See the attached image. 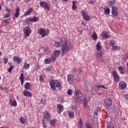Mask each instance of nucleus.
<instances>
[{
	"label": "nucleus",
	"mask_w": 128,
	"mask_h": 128,
	"mask_svg": "<svg viewBox=\"0 0 128 128\" xmlns=\"http://www.w3.org/2000/svg\"><path fill=\"white\" fill-rule=\"evenodd\" d=\"M50 90L52 92H56V88H60V82L58 80H52L50 81Z\"/></svg>",
	"instance_id": "7ed1b4c3"
},
{
	"label": "nucleus",
	"mask_w": 128,
	"mask_h": 128,
	"mask_svg": "<svg viewBox=\"0 0 128 128\" xmlns=\"http://www.w3.org/2000/svg\"><path fill=\"white\" fill-rule=\"evenodd\" d=\"M112 16L113 18L118 16V7L112 6Z\"/></svg>",
	"instance_id": "20e7f679"
},
{
	"label": "nucleus",
	"mask_w": 128,
	"mask_h": 128,
	"mask_svg": "<svg viewBox=\"0 0 128 128\" xmlns=\"http://www.w3.org/2000/svg\"><path fill=\"white\" fill-rule=\"evenodd\" d=\"M50 30H47L46 31V34H47L46 36H48V34H50Z\"/></svg>",
	"instance_id": "69168bd1"
},
{
	"label": "nucleus",
	"mask_w": 128,
	"mask_h": 128,
	"mask_svg": "<svg viewBox=\"0 0 128 128\" xmlns=\"http://www.w3.org/2000/svg\"><path fill=\"white\" fill-rule=\"evenodd\" d=\"M34 12V8L31 7L28 8L27 10L25 12L24 16H30L32 12Z\"/></svg>",
	"instance_id": "a211bd4d"
},
{
	"label": "nucleus",
	"mask_w": 128,
	"mask_h": 128,
	"mask_svg": "<svg viewBox=\"0 0 128 128\" xmlns=\"http://www.w3.org/2000/svg\"><path fill=\"white\" fill-rule=\"evenodd\" d=\"M104 14H110V8H104Z\"/></svg>",
	"instance_id": "7c9ffc66"
},
{
	"label": "nucleus",
	"mask_w": 128,
	"mask_h": 128,
	"mask_svg": "<svg viewBox=\"0 0 128 128\" xmlns=\"http://www.w3.org/2000/svg\"><path fill=\"white\" fill-rule=\"evenodd\" d=\"M0 90H2L3 92L4 90H5V92H7L8 89L6 86H4V84H2L1 86H0Z\"/></svg>",
	"instance_id": "2f4dec72"
},
{
	"label": "nucleus",
	"mask_w": 128,
	"mask_h": 128,
	"mask_svg": "<svg viewBox=\"0 0 128 128\" xmlns=\"http://www.w3.org/2000/svg\"><path fill=\"white\" fill-rule=\"evenodd\" d=\"M114 4H116V0H108L107 2V4H112V6H114Z\"/></svg>",
	"instance_id": "ea45409f"
},
{
	"label": "nucleus",
	"mask_w": 128,
	"mask_h": 128,
	"mask_svg": "<svg viewBox=\"0 0 128 128\" xmlns=\"http://www.w3.org/2000/svg\"><path fill=\"white\" fill-rule=\"evenodd\" d=\"M118 70H119L120 72V70H124V67H122V66H119L118 67Z\"/></svg>",
	"instance_id": "680f3d73"
},
{
	"label": "nucleus",
	"mask_w": 128,
	"mask_h": 128,
	"mask_svg": "<svg viewBox=\"0 0 128 128\" xmlns=\"http://www.w3.org/2000/svg\"><path fill=\"white\" fill-rule=\"evenodd\" d=\"M104 52H97L95 54V56H96L97 58H102L104 56Z\"/></svg>",
	"instance_id": "412c9836"
},
{
	"label": "nucleus",
	"mask_w": 128,
	"mask_h": 128,
	"mask_svg": "<svg viewBox=\"0 0 128 128\" xmlns=\"http://www.w3.org/2000/svg\"><path fill=\"white\" fill-rule=\"evenodd\" d=\"M30 63H28V62H26L24 63V66H23V68H30Z\"/></svg>",
	"instance_id": "473e14b6"
},
{
	"label": "nucleus",
	"mask_w": 128,
	"mask_h": 128,
	"mask_svg": "<svg viewBox=\"0 0 128 128\" xmlns=\"http://www.w3.org/2000/svg\"><path fill=\"white\" fill-rule=\"evenodd\" d=\"M24 34H26V36H30V34H32V30L30 28H27L24 30Z\"/></svg>",
	"instance_id": "5701e85b"
},
{
	"label": "nucleus",
	"mask_w": 128,
	"mask_h": 128,
	"mask_svg": "<svg viewBox=\"0 0 128 128\" xmlns=\"http://www.w3.org/2000/svg\"><path fill=\"white\" fill-rule=\"evenodd\" d=\"M10 13L6 14L3 17L4 20L10 18Z\"/></svg>",
	"instance_id": "de8ad7c7"
},
{
	"label": "nucleus",
	"mask_w": 128,
	"mask_h": 128,
	"mask_svg": "<svg viewBox=\"0 0 128 128\" xmlns=\"http://www.w3.org/2000/svg\"><path fill=\"white\" fill-rule=\"evenodd\" d=\"M25 90H30V88L32 87V85L30 84V82H26L25 84V85L24 86Z\"/></svg>",
	"instance_id": "b1692460"
},
{
	"label": "nucleus",
	"mask_w": 128,
	"mask_h": 128,
	"mask_svg": "<svg viewBox=\"0 0 128 128\" xmlns=\"http://www.w3.org/2000/svg\"><path fill=\"white\" fill-rule=\"evenodd\" d=\"M50 126H52L53 128H56V120L52 119L49 120Z\"/></svg>",
	"instance_id": "aec40b11"
},
{
	"label": "nucleus",
	"mask_w": 128,
	"mask_h": 128,
	"mask_svg": "<svg viewBox=\"0 0 128 128\" xmlns=\"http://www.w3.org/2000/svg\"><path fill=\"white\" fill-rule=\"evenodd\" d=\"M77 109H78V105L74 104L72 106V110H76Z\"/></svg>",
	"instance_id": "49530a36"
},
{
	"label": "nucleus",
	"mask_w": 128,
	"mask_h": 128,
	"mask_svg": "<svg viewBox=\"0 0 128 128\" xmlns=\"http://www.w3.org/2000/svg\"><path fill=\"white\" fill-rule=\"evenodd\" d=\"M67 80L70 84H74V76L72 74H69L67 76Z\"/></svg>",
	"instance_id": "6e6552de"
},
{
	"label": "nucleus",
	"mask_w": 128,
	"mask_h": 128,
	"mask_svg": "<svg viewBox=\"0 0 128 128\" xmlns=\"http://www.w3.org/2000/svg\"><path fill=\"white\" fill-rule=\"evenodd\" d=\"M40 6H42V8H44V10H48V12L50 10V5L48 4V2L44 1L40 2Z\"/></svg>",
	"instance_id": "39448f33"
},
{
	"label": "nucleus",
	"mask_w": 128,
	"mask_h": 128,
	"mask_svg": "<svg viewBox=\"0 0 128 128\" xmlns=\"http://www.w3.org/2000/svg\"><path fill=\"white\" fill-rule=\"evenodd\" d=\"M50 62H54L56 60V56H52L50 58Z\"/></svg>",
	"instance_id": "8fccbe9b"
},
{
	"label": "nucleus",
	"mask_w": 128,
	"mask_h": 128,
	"mask_svg": "<svg viewBox=\"0 0 128 128\" xmlns=\"http://www.w3.org/2000/svg\"><path fill=\"white\" fill-rule=\"evenodd\" d=\"M20 122L22 124H26V120L25 118L22 116H21L20 118Z\"/></svg>",
	"instance_id": "58836bf2"
},
{
	"label": "nucleus",
	"mask_w": 128,
	"mask_h": 128,
	"mask_svg": "<svg viewBox=\"0 0 128 128\" xmlns=\"http://www.w3.org/2000/svg\"><path fill=\"white\" fill-rule=\"evenodd\" d=\"M6 10L8 12V14H10V9L9 8H6Z\"/></svg>",
	"instance_id": "13d9d810"
},
{
	"label": "nucleus",
	"mask_w": 128,
	"mask_h": 128,
	"mask_svg": "<svg viewBox=\"0 0 128 128\" xmlns=\"http://www.w3.org/2000/svg\"><path fill=\"white\" fill-rule=\"evenodd\" d=\"M118 110V108L116 106V105H114L112 107V111L114 112H116Z\"/></svg>",
	"instance_id": "c03bdc74"
},
{
	"label": "nucleus",
	"mask_w": 128,
	"mask_h": 128,
	"mask_svg": "<svg viewBox=\"0 0 128 128\" xmlns=\"http://www.w3.org/2000/svg\"><path fill=\"white\" fill-rule=\"evenodd\" d=\"M124 98H126V100H128V94H125L124 96Z\"/></svg>",
	"instance_id": "0e129e2a"
},
{
	"label": "nucleus",
	"mask_w": 128,
	"mask_h": 128,
	"mask_svg": "<svg viewBox=\"0 0 128 128\" xmlns=\"http://www.w3.org/2000/svg\"><path fill=\"white\" fill-rule=\"evenodd\" d=\"M38 34L42 36V38H44L46 36V30L44 28H40L38 29Z\"/></svg>",
	"instance_id": "423d86ee"
},
{
	"label": "nucleus",
	"mask_w": 128,
	"mask_h": 128,
	"mask_svg": "<svg viewBox=\"0 0 128 128\" xmlns=\"http://www.w3.org/2000/svg\"><path fill=\"white\" fill-rule=\"evenodd\" d=\"M110 46H114V41L112 40L110 42Z\"/></svg>",
	"instance_id": "5fc2aeb1"
},
{
	"label": "nucleus",
	"mask_w": 128,
	"mask_h": 128,
	"mask_svg": "<svg viewBox=\"0 0 128 128\" xmlns=\"http://www.w3.org/2000/svg\"><path fill=\"white\" fill-rule=\"evenodd\" d=\"M112 52H116V50H120V47L118 46H114L111 48Z\"/></svg>",
	"instance_id": "c756f323"
},
{
	"label": "nucleus",
	"mask_w": 128,
	"mask_h": 128,
	"mask_svg": "<svg viewBox=\"0 0 128 128\" xmlns=\"http://www.w3.org/2000/svg\"><path fill=\"white\" fill-rule=\"evenodd\" d=\"M78 126L80 128H82V118H80L78 122Z\"/></svg>",
	"instance_id": "4c0bfd02"
},
{
	"label": "nucleus",
	"mask_w": 128,
	"mask_h": 128,
	"mask_svg": "<svg viewBox=\"0 0 128 128\" xmlns=\"http://www.w3.org/2000/svg\"><path fill=\"white\" fill-rule=\"evenodd\" d=\"M92 38H94V40H98V35L96 34V32H94L92 34Z\"/></svg>",
	"instance_id": "a19ab883"
},
{
	"label": "nucleus",
	"mask_w": 128,
	"mask_h": 128,
	"mask_svg": "<svg viewBox=\"0 0 128 128\" xmlns=\"http://www.w3.org/2000/svg\"><path fill=\"white\" fill-rule=\"evenodd\" d=\"M19 80L20 82L21 85L24 86V73L20 74Z\"/></svg>",
	"instance_id": "4be33fe9"
},
{
	"label": "nucleus",
	"mask_w": 128,
	"mask_h": 128,
	"mask_svg": "<svg viewBox=\"0 0 128 128\" xmlns=\"http://www.w3.org/2000/svg\"><path fill=\"white\" fill-rule=\"evenodd\" d=\"M40 82L41 84H44V77L43 76L42 74L40 76Z\"/></svg>",
	"instance_id": "f704fd0d"
},
{
	"label": "nucleus",
	"mask_w": 128,
	"mask_h": 128,
	"mask_svg": "<svg viewBox=\"0 0 128 128\" xmlns=\"http://www.w3.org/2000/svg\"><path fill=\"white\" fill-rule=\"evenodd\" d=\"M46 72H52V66H49L48 67L44 68Z\"/></svg>",
	"instance_id": "72a5a7b5"
},
{
	"label": "nucleus",
	"mask_w": 128,
	"mask_h": 128,
	"mask_svg": "<svg viewBox=\"0 0 128 128\" xmlns=\"http://www.w3.org/2000/svg\"><path fill=\"white\" fill-rule=\"evenodd\" d=\"M41 102L43 104H46V100L44 98L41 99Z\"/></svg>",
	"instance_id": "603ef678"
},
{
	"label": "nucleus",
	"mask_w": 128,
	"mask_h": 128,
	"mask_svg": "<svg viewBox=\"0 0 128 128\" xmlns=\"http://www.w3.org/2000/svg\"><path fill=\"white\" fill-rule=\"evenodd\" d=\"M67 94L68 96H72V89H68Z\"/></svg>",
	"instance_id": "a18cd8bd"
},
{
	"label": "nucleus",
	"mask_w": 128,
	"mask_h": 128,
	"mask_svg": "<svg viewBox=\"0 0 128 128\" xmlns=\"http://www.w3.org/2000/svg\"><path fill=\"white\" fill-rule=\"evenodd\" d=\"M114 80L116 82H120V76L118 74L116 71L113 70L112 72Z\"/></svg>",
	"instance_id": "9d476101"
},
{
	"label": "nucleus",
	"mask_w": 128,
	"mask_h": 128,
	"mask_svg": "<svg viewBox=\"0 0 128 128\" xmlns=\"http://www.w3.org/2000/svg\"><path fill=\"white\" fill-rule=\"evenodd\" d=\"M31 18V22H38L40 20V18L36 16H33V18Z\"/></svg>",
	"instance_id": "a878e982"
},
{
	"label": "nucleus",
	"mask_w": 128,
	"mask_h": 128,
	"mask_svg": "<svg viewBox=\"0 0 128 128\" xmlns=\"http://www.w3.org/2000/svg\"><path fill=\"white\" fill-rule=\"evenodd\" d=\"M64 112V106L62 104H57L58 114H62Z\"/></svg>",
	"instance_id": "ddd939ff"
},
{
	"label": "nucleus",
	"mask_w": 128,
	"mask_h": 128,
	"mask_svg": "<svg viewBox=\"0 0 128 128\" xmlns=\"http://www.w3.org/2000/svg\"><path fill=\"white\" fill-rule=\"evenodd\" d=\"M42 124L44 128H46V122H42Z\"/></svg>",
	"instance_id": "052dcab7"
},
{
	"label": "nucleus",
	"mask_w": 128,
	"mask_h": 128,
	"mask_svg": "<svg viewBox=\"0 0 128 128\" xmlns=\"http://www.w3.org/2000/svg\"><path fill=\"white\" fill-rule=\"evenodd\" d=\"M18 16H20V12H16L14 14V16L16 18H18Z\"/></svg>",
	"instance_id": "864d4df0"
},
{
	"label": "nucleus",
	"mask_w": 128,
	"mask_h": 128,
	"mask_svg": "<svg viewBox=\"0 0 128 128\" xmlns=\"http://www.w3.org/2000/svg\"><path fill=\"white\" fill-rule=\"evenodd\" d=\"M77 2L76 1L72 2V10H76L78 8V6H76Z\"/></svg>",
	"instance_id": "393cba45"
},
{
	"label": "nucleus",
	"mask_w": 128,
	"mask_h": 128,
	"mask_svg": "<svg viewBox=\"0 0 128 128\" xmlns=\"http://www.w3.org/2000/svg\"><path fill=\"white\" fill-rule=\"evenodd\" d=\"M42 50L44 53L46 52H48V49H46V48H42Z\"/></svg>",
	"instance_id": "e2e57ef3"
},
{
	"label": "nucleus",
	"mask_w": 128,
	"mask_h": 128,
	"mask_svg": "<svg viewBox=\"0 0 128 128\" xmlns=\"http://www.w3.org/2000/svg\"><path fill=\"white\" fill-rule=\"evenodd\" d=\"M86 128H92V126H90V123H87L86 124Z\"/></svg>",
	"instance_id": "6e6d98bb"
},
{
	"label": "nucleus",
	"mask_w": 128,
	"mask_h": 128,
	"mask_svg": "<svg viewBox=\"0 0 128 128\" xmlns=\"http://www.w3.org/2000/svg\"><path fill=\"white\" fill-rule=\"evenodd\" d=\"M120 72L121 74H124V70H120Z\"/></svg>",
	"instance_id": "338daca9"
},
{
	"label": "nucleus",
	"mask_w": 128,
	"mask_h": 128,
	"mask_svg": "<svg viewBox=\"0 0 128 128\" xmlns=\"http://www.w3.org/2000/svg\"><path fill=\"white\" fill-rule=\"evenodd\" d=\"M25 2H32V0H25Z\"/></svg>",
	"instance_id": "774afa93"
},
{
	"label": "nucleus",
	"mask_w": 128,
	"mask_h": 128,
	"mask_svg": "<svg viewBox=\"0 0 128 128\" xmlns=\"http://www.w3.org/2000/svg\"><path fill=\"white\" fill-rule=\"evenodd\" d=\"M86 90L88 92H92L94 88V84L92 82L88 83L86 86Z\"/></svg>",
	"instance_id": "f8f14e48"
},
{
	"label": "nucleus",
	"mask_w": 128,
	"mask_h": 128,
	"mask_svg": "<svg viewBox=\"0 0 128 128\" xmlns=\"http://www.w3.org/2000/svg\"><path fill=\"white\" fill-rule=\"evenodd\" d=\"M3 61L4 64H8V59L6 58V56H5L3 58Z\"/></svg>",
	"instance_id": "37998d69"
},
{
	"label": "nucleus",
	"mask_w": 128,
	"mask_h": 128,
	"mask_svg": "<svg viewBox=\"0 0 128 128\" xmlns=\"http://www.w3.org/2000/svg\"><path fill=\"white\" fill-rule=\"evenodd\" d=\"M13 61L16 62L18 64H20L22 62V58H20V56H14L13 57Z\"/></svg>",
	"instance_id": "f3484780"
},
{
	"label": "nucleus",
	"mask_w": 128,
	"mask_h": 128,
	"mask_svg": "<svg viewBox=\"0 0 128 128\" xmlns=\"http://www.w3.org/2000/svg\"><path fill=\"white\" fill-rule=\"evenodd\" d=\"M101 36L104 38L108 39L110 38V36L108 34V32L106 31H104L101 33Z\"/></svg>",
	"instance_id": "6ab92c4d"
},
{
	"label": "nucleus",
	"mask_w": 128,
	"mask_h": 128,
	"mask_svg": "<svg viewBox=\"0 0 128 128\" xmlns=\"http://www.w3.org/2000/svg\"><path fill=\"white\" fill-rule=\"evenodd\" d=\"M98 110H96L94 112V118H95L96 120H98Z\"/></svg>",
	"instance_id": "e433bc0d"
},
{
	"label": "nucleus",
	"mask_w": 128,
	"mask_h": 128,
	"mask_svg": "<svg viewBox=\"0 0 128 128\" xmlns=\"http://www.w3.org/2000/svg\"><path fill=\"white\" fill-rule=\"evenodd\" d=\"M119 90H126V83L124 81H121L118 84Z\"/></svg>",
	"instance_id": "9b49d317"
},
{
	"label": "nucleus",
	"mask_w": 128,
	"mask_h": 128,
	"mask_svg": "<svg viewBox=\"0 0 128 128\" xmlns=\"http://www.w3.org/2000/svg\"><path fill=\"white\" fill-rule=\"evenodd\" d=\"M104 88V90H108V88L106 87H104V86L102 85V86H96V89L98 90L99 88Z\"/></svg>",
	"instance_id": "79ce46f5"
},
{
	"label": "nucleus",
	"mask_w": 128,
	"mask_h": 128,
	"mask_svg": "<svg viewBox=\"0 0 128 128\" xmlns=\"http://www.w3.org/2000/svg\"><path fill=\"white\" fill-rule=\"evenodd\" d=\"M96 50H102V45H100V42H98L96 44Z\"/></svg>",
	"instance_id": "cd10ccee"
},
{
	"label": "nucleus",
	"mask_w": 128,
	"mask_h": 128,
	"mask_svg": "<svg viewBox=\"0 0 128 128\" xmlns=\"http://www.w3.org/2000/svg\"><path fill=\"white\" fill-rule=\"evenodd\" d=\"M24 22L26 24H30V22H32V20L30 18H26L24 20Z\"/></svg>",
	"instance_id": "c9c22d12"
},
{
	"label": "nucleus",
	"mask_w": 128,
	"mask_h": 128,
	"mask_svg": "<svg viewBox=\"0 0 128 128\" xmlns=\"http://www.w3.org/2000/svg\"><path fill=\"white\" fill-rule=\"evenodd\" d=\"M44 62L46 64H50V60L48 58H46Z\"/></svg>",
	"instance_id": "09e8293b"
},
{
	"label": "nucleus",
	"mask_w": 128,
	"mask_h": 128,
	"mask_svg": "<svg viewBox=\"0 0 128 128\" xmlns=\"http://www.w3.org/2000/svg\"><path fill=\"white\" fill-rule=\"evenodd\" d=\"M43 118L45 120H46L48 122H50V120L52 118V116L48 112L46 111L43 113Z\"/></svg>",
	"instance_id": "1a4fd4ad"
},
{
	"label": "nucleus",
	"mask_w": 128,
	"mask_h": 128,
	"mask_svg": "<svg viewBox=\"0 0 128 128\" xmlns=\"http://www.w3.org/2000/svg\"><path fill=\"white\" fill-rule=\"evenodd\" d=\"M8 20H10V18H8V19H6L4 21V24H8Z\"/></svg>",
	"instance_id": "bf43d9fd"
},
{
	"label": "nucleus",
	"mask_w": 128,
	"mask_h": 128,
	"mask_svg": "<svg viewBox=\"0 0 128 128\" xmlns=\"http://www.w3.org/2000/svg\"><path fill=\"white\" fill-rule=\"evenodd\" d=\"M75 100L78 104H83L82 108H86L88 106V102L90 100L88 96H83L82 92L78 90H76L74 92Z\"/></svg>",
	"instance_id": "f03ea898"
},
{
	"label": "nucleus",
	"mask_w": 128,
	"mask_h": 128,
	"mask_svg": "<svg viewBox=\"0 0 128 128\" xmlns=\"http://www.w3.org/2000/svg\"><path fill=\"white\" fill-rule=\"evenodd\" d=\"M94 0H90L88 1V4H94Z\"/></svg>",
	"instance_id": "4d7b16f0"
},
{
	"label": "nucleus",
	"mask_w": 128,
	"mask_h": 128,
	"mask_svg": "<svg viewBox=\"0 0 128 128\" xmlns=\"http://www.w3.org/2000/svg\"><path fill=\"white\" fill-rule=\"evenodd\" d=\"M112 104V98H109L108 99H106L104 101V104H106L107 108H110Z\"/></svg>",
	"instance_id": "2eb2a0df"
},
{
	"label": "nucleus",
	"mask_w": 128,
	"mask_h": 128,
	"mask_svg": "<svg viewBox=\"0 0 128 128\" xmlns=\"http://www.w3.org/2000/svg\"><path fill=\"white\" fill-rule=\"evenodd\" d=\"M81 14L84 20H86L87 22H90V16H88V13H86V12L82 10L81 11Z\"/></svg>",
	"instance_id": "0eeeda50"
},
{
	"label": "nucleus",
	"mask_w": 128,
	"mask_h": 128,
	"mask_svg": "<svg viewBox=\"0 0 128 128\" xmlns=\"http://www.w3.org/2000/svg\"><path fill=\"white\" fill-rule=\"evenodd\" d=\"M60 50H55L54 52V56L58 58V56H59L60 54Z\"/></svg>",
	"instance_id": "bb28decb"
},
{
	"label": "nucleus",
	"mask_w": 128,
	"mask_h": 128,
	"mask_svg": "<svg viewBox=\"0 0 128 128\" xmlns=\"http://www.w3.org/2000/svg\"><path fill=\"white\" fill-rule=\"evenodd\" d=\"M14 68V66H11L10 68H8V72L10 73L12 72V69Z\"/></svg>",
	"instance_id": "3c124183"
},
{
	"label": "nucleus",
	"mask_w": 128,
	"mask_h": 128,
	"mask_svg": "<svg viewBox=\"0 0 128 128\" xmlns=\"http://www.w3.org/2000/svg\"><path fill=\"white\" fill-rule=\"evenodd\" d=\"M54 46L56 48H60L61 46L60 50L62 52V54H68V52L70 50V44L68 42V38L63 37L58 38Z\"/></svg>",
	"instance_id": "f257e3e1"
},
{
	"label": "nucleus",
	"mask_w": 128,
	"mask_h": 128,
	"mask_svg": "<svg viewBox=\"0 0 128 128\" xmlns=\"http://www.w3.org/2000/svg\"><path fill=\"white\" fill-rule=\"evenodd\" d=\"M68 116L69 118H74V112H70V111H68Z\"/></svg>",
	"instance_id": "c85d7f7f"
},
{
	"label": "nucleus",
	"mask_w": 128,
	"mask_h": 128,
	"mask_svg": "<svg viewBox=\"0 0 128 128\" xmlns=\"http://www.w3.org/2000/svg\"><path fill=\"white\" fill-rule=\"evenodd\" d=\"M22 94L24 96H28V98H32V94L28 90H24Z\"/></svg>",
	"instance_id": "dca6fc26"
},
{
	"label": "nucleus",
	"mask_w": 128,
	"mask_h": 128,
	"mask_svg": "<svg viewBox=\"0 0 128 128\" xmlns=\"http://www.w3.org/2000/svg\"><path fill=\"white\" fill-rule=\"evenodd\" d=\"M8 104L10 106H18V102H16V100H12V98H10L8 102Z\"/></svg>",
	"instance_id": "4468645a"
}]
</instances>
